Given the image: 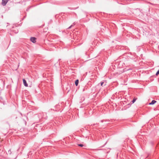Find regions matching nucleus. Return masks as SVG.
I'll return each mask as SVG.
<instances>
[{
    "label": "nucleus",
    "mask_w": 159,
    "mask_h": 159,
    "mask_svg": "<svg viewBox=\"0 0 159 159\" xmlns=\"http://www.w3.org/2000/svg\"><path fill=\"white\" fill-rule=\"evenodd\" d=\"M58 106H59V105L58 104H57L55 106V107H57Z\"/></svg>",
    "instance_id": "nucleus-13"
},
{
    "label": "nucleus",
    "mask_w": 159,
    "mask_h": 159,
    "mask_svg": "<svg viewBox=\"0 0 159 159\" xmlns=\"http://www.w3.org/2000/svg\"><path fill=\"white\" fill-rule=\"evenodd\" d=\"M75 22H74V23H73V25H75Z\"/></svg>",
    "instance_id": "nucleus-14"
},
{
    "label": "nucleus",
    "mask_w": 159,
    "mask_h": 159,
    "mask_svg": "<svg viewBox=\"0 0 159 159\" xmlns=\"http://www.w3.org/2000/svg\"><path fill=\"white\" fill-rule=\"evenodd\" d=\"M8 0H2V4L3 6H5L8 2Z\"/></svg>",
    "instance_id": "nucleus-2"
},
{
    "label": "nucleus",
    "mask_w": 159,
    "mask_h": 159,
    "mask_svg": "<svg viewBox=\"0 0 159 159\" xmlns=\"http://www.w3.org/2000/svg\"><path fill=\"white\" fill-rule=\"evenodd\" d=\"M159 74V70L157 71V72L156 73V75H158Z\"/></svg>",
    "instance_id": "nucleus-9"
},
{
    "label": "nucleus",
    "mask_w": 159,
    "mask_h": 159,
    "mask_svg": "<svg viewBox=\"0 0 159 159\" xmlns=\"http://www.w3.org/2000/svg\"><path fill=\"white\" fill-rule=\"evenodd\" d=\"M11 149H9V150H8L7 152V154L10 155L11 154Z\"/></svg>",
    "instance_id": "nucleus-6"
},
{
    "label": "nucleus",
    "mask_w": 159,
    "mask_h": 159,
    "mask_svg": "<svg viewBox=\"0 0 159 159\" xmlns=\"http://www.w3.org/2000/svg\"><path fill=\"white\" fill-rule=\"evenodd\" d=\"M96 124V125H98V124Z\"/></svg>",
    "instance_id": "nucleus-15"
},
{
    "label": "nucleus",
    "mask_w": 159,
    "mask_h": 159,
    "mask_svg": "<svg viewBox=\"0 0 159 159\" xmlns=\"http://www.w3.org/2000/svg\"><path fill=\"white\" fill-rule=\"evenodd\" d=\"M23 83L25 86V87H27L28 86V84L27 83L26 80L25 79H23Z\"/></svg>",
    "instance_id": "nucleus-3"
},
{
    "label": "nucleus",
    "mask_w": 159,
    "mask_h": 159,
    "mask_svg": "<svg viewBox=\"0 0 159 159\" xmlns=\"http://www.w3.org/2000/svg\"><path fill=\"white\" fill-rule=\"evenodd\" d=\"M104 83L103 82H101V86H102L103 85V84H104Z\"/></svg>",
    "instance_id": "nucleus-11"
},
{
    "label": "nucleus",
    "mask_w": 159,
    "mask_h": 159,
    "mask_svg": "<svg viewBox=\"0 0 159 159\" xmlns=\"http://www.w3.org/2000/svg\"><path fill=\"white\" fill-rule=\"evenodd\" d=\"M78 145L79 146V147H84V145L83 144H78Z\"/></svg>",
    "instance_id": "nucleus-7"
},
{
    "label": "nucleus",
    "mask_w": 159,
    "mask_h": 159,
    "mask_svg": "<svg viewBox=\"0 0 159 159\" xmlns=\"http://www.w3.org/2000/svg\"><path fill=\"white\" fill-rule=\"evenodd\" d=\"M73 26V25H70V27H69L67 29H70L71 28L72 26Z\"/></svg>",
    "instance_id": "nucleus-10"
},
{
    "label": "nucleus",
    "mask_w": 159,
    "mask_h": 159,
    "mask_svg": "<svg viewBox=\"0 0 159 159\" xmlns=\"http://www.w3.org/2000/svg\"><path fill=\"white\" fill-rule=\"evenodd\" d=\"M157 101H155V100H152L151 102L149 103V104L150 105H152L154 104Z\"/></svg>",
    "instance_id": "nucleus-4"
},
{
    "label": "nucleus",
    "mask_w": 159,
    "mask_h": 159,
    "mask_svg": "<svg viewBox=\"0 0 159 159\" xmlns=\"http://www.w3.org/2000/svg\"><path fill=\"white\" fill-rule=\"evenodd\" d=\"M106 121V120H101V122H102L104 121Z\"/></svg>",
    "instance_id": "nucleus-12"
},
{
    "label": "nucleus",
    "mask_w": 159,
    "mask_h": 159,
    "mask_svg": "<svg viewBox=\"0 0 159 159\" xmlns=\"http://www.w3.org/2000/svg\"><path fill=\"white\" fill-rule=\"evenodd\" d=\"M136 98L133 99V100L132 101V103H134L135 102V101H136Z\"/></svg>",
    "instance_id": "nucleus-8"
},
{
    "label": "nucleus",
    "mask_w": 159,
    "mask_h": 159,
    "mask_svg": "<svg viewBox=\"0 0 159 159\" xmlns=\"http://www.w3.org/2000/svg\"><path fill=\"white\" fill-rule=\"evenodd\" d=\"M36 38L35 37H31L30 38V41L33 43H35L36 41Z\"/></svg>",
    "instance_id": "nucleus-1"
},
{
    "label": "nucleus",
    "mask_w": 159,
    "mask_h": 159,
    "mask_svg": "<svg viewBox=\"0 0 159 159\" xmlns=\"http://www.w3.org/2000/svg\"><path fill=\"white\" fill-rule=\"evenodd\" d=\"M24 18L22 19V20H23L24 19Z\"/></svg>",
    "instance_id": "nucleus-16"
},
{
    "label": "nucleus",
    "mask_w": 159,
    "mask_h": 159,
    "mask_svg": "<svg viewBox=\"0 0 159 159\" xmlns=\"http://www.w3.org/2000/svg\"><path fill=\"white\" fill-rule=\"evenodd\" d=\"M79 80H76L75 82V84L76 85V86H77L78 85V83H79Z\"/></svg>",
    "instance_id": "nucleus-5"
}]
</instances>
